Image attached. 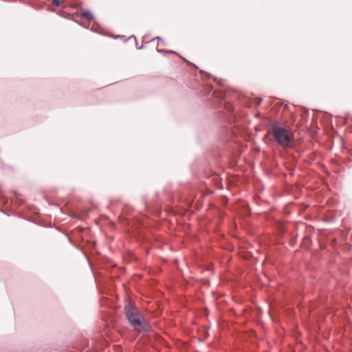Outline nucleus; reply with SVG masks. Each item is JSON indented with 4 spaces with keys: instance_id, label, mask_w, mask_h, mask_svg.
Returning <instances> with one entry per match:
<instances>
[{
    "instance_id": "nucleus-6",
    "label": "nucleus",
    "mask_w": 352,
    "mask_h": 352,
    "mask_svg": "<svg viewBox=\"0 0 352 352\" xmlns=\"http://www.w3.org/2000/svg\"><path fill=\"white\" fill-rule=\"evenodd\" d=\"M155 39H160V38L159 36H157L156 38H155Z\"/></svg>"
},
{
    "instance_id": "nucleus-5",
    "label": "nucleus",
    "mask_w": 352,
    "mask_h": 352,
    "mask_svg": "<svg viewBox=\"0 0 352 352\" xmlns=\"http://www.w3.org/2000/svg\"><path fill=\"white\" fill-rule=\"evenodd\" d=\"M157 52H160V53H165V52H166V51H164L163 50H157ZM168 53H174L173 51H168Z\"/></svg>"
},
{
    "instance_id": "nucleus-1",
    "label": "nucleus",
    "mask_w": 352,
    "mask_h": 352,
    "mask_svg": "<svg viewBox=\"0 0 352 352\" xmlns=\"http://www.w3.org/2000/svg\"><path fill=\"white\" fill-rule=\"evenodd\" d=\"M126 315L131 326L138 331L144 329L145 320L138 309L130 303L125 305Z\"/></svg>"
},
{
    "instance_id": "nucleus-3",
    "label": "nucleus",
    "mask_w": 352,
    "mask_h": 352,
    "mask_svg": "<svg viewBox=\"0 0 352 352\" xmlns=\"http://www.w3.org/2000/svg\"><path fill=\"white\" fill-rule=\"evenodd\" d=\"M82 17H85L86 19H94V16L92 15L91 12H89V11H85L82 13Z\"/></svg>"
},
{
    "instance_id": "nucleus-2",
    "label": "nucleus",
    "mask_w": 352,
    "mask_h": 352,
    "mask_svg": "<svg viewBox=\"0 0 352 352\" xmlns=\"http://www.w3.org/2000/svg\"><path fill=\"white\" fill-rule=\"evenodd\" d=\"M272 133L276 142L283 146H287L291 142V137L288 131L279 126L274 124L272 128Z\"/></svg>"
},
{
    "instance_id": "nucleus-4",
    "label": "nucleus",
    "mask_w": 352,
    "mask_h": 352,
    "mask_svg": "<svg viewBox=\"0 0 352 352\" xmlns=\"http://www.w3.org/2000/svg\"><path fill=\"white\" fill-rule=\"evenodd\" d=\"M64 2V0H52V3L56 6H61Z\"/></svg>"
}]
</instances>
